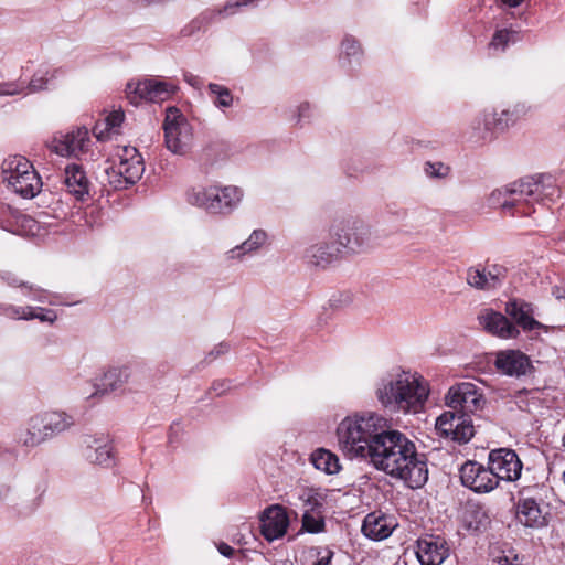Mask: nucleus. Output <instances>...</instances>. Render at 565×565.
Returning <instances> with one entry per match:
<instances>
[{"instance_id": "1", "label": "nucleus", "mask_w": 565, "mask_h": 565, "mask_svg": "<svg viewBox=\"0 0 565 565\" xmlns=\"http://www.w3.org/2000/svg\"><path fill=\"white\" fill-rule=\"evenodd\" d=\"M367 461L380 471L399 479L411 489L422 488L428 480L426 456L403 433L387 428Z\"/></svg>"}, {"instance_id": "2", "label": "nucleus", "mask_w": 565, "mask_h": 565, "mask_svg": "<svg viewBox=\"0 0 565 565\" xmlns=\"http://www.w3.org/2000/svg\"><path fill=\"white\" fill-rule=\"evenodd\" d=\"M558 196L555 179L551 174H537L495 189L489 196V204L511 210L512 216H529L535 212V204L547 205Z\"/></svg>"}, {"instance_id": "3", "label": "nucleus", "mask_w": 565, "mask_h": 565, "mask_svg": "<svg viewBox=\"0 0 565 565\" xmlns=\"http://www.w3.org/2000/svg\"><path fill=\"white\" fill-rule=\"evenodd\" d=\"M390 426L388 419L380 413L354 412L345 416L337 427L339 447L351 459L367 460Z\"/></svg>"}, {"instance_id": "4", "label": "nucleus", "mask_w": 565, "mask_h": 565, "mask_svg": "<svg viewBox=\"0 0 565 565\" xmlns=\"http://www.w3.org/2000/svg\"><path fill=\"white\" fill-rule=\"evenodd\" d=\"M428 395L429 386L425 379L406 371L382 377L375 388V396L384 408L403 414L423 411Z\"/></svg>"}, {"instance_id": "5", "label": "nucleus", "mask_w": 565, "mask_h": 565, "mask_svg": "<svg viewBox=\"0 0 565 565\" xmlns=\"http://www.w3.org/2000/svg\"><path fill=\"white\" fill-rule=\"evenodd\" d=\"M2 182L22 199H33L43 186L41 177L33 164L23 156H10L1 164Z\"/></svg>"}, {"instance_id": "6", "label": "nucleus", "mask_w": 565, "mask_h": 565, "mask_svg": "<svg viewBox=\"0 0 565 565\" xmlns=\"http://www.w3.org/2000/svg\"><path fill=\"white\" fill-rule=\"evenodd\" d=\"M243 196L244 192L238 186L211 185L191 190L188 193V202L209 214L228 215L237 209Z\"/></svg>"}, {"instance_id": "7", "label": "nucleus", "mask_w": 565, "mask_h": 565, "mask_svg": "<svg viewBox=\"0 0 565 565\" xmlns=\"http://www.w3.org/2000/svg\"><path fill=\"white\" fill-rule=\"evenodd\" d=\"M329 235L341 252L362 253L373 244V230L370 224L358 217L337 218L330 226Z\"/></svg>"}, {"instance_id": "8", "label": "nucleus", "mask_w": 565, "mask_h": 565, "mask_svg": "<svg viewBox=\"0 0 565 565\" xmlns=\"http://www.w3.org/2000/svg\"><path fill=\"white\" fill-rule=\"evenodd\" d=\"M525 113L523 105H515L498 111L494 108L482 110L471 122L470 139L475 142H489L498 132L505 131L513 126Z\"/></svg>"}, {"instance_id": "9", "label": "nucleus", "mask_w": 565, "mask_h": 565, "mask_svg": "<svg viewBox=\"0 0 565 565\" xmlns=\"http://www.w3.org/2000/svg\"><path fill=\"white\" fill-rule=\"evenodd\" d=\"M118 161L106 168L108 183L115 189H126L140 180L145 172L143 158L137 148L122 146L117 151Z\"/></svg>"}, {"instance_id": "10", "label": "nucleus", "mask_w": 565, "mask_h": 565, "mask_svg": "<svg viewBox=\"0 0 565 565\" xmlns=\"http://www.w3.org/2000/svg\"><path fill=\"white\" fill-rule=\"evenodd\" d=\"M65 73L63 67L42 63L34 70L28 85L25 81L1 82L0 96L25 94L26 90L29 93H36L53 88L65 76Z\"/></svg>"}, {"instance_id": "11", "label": "nucleus", "mask_w": 565, "mask_h": 565, "mask_svg": "<svg viewBox=\"0 0 565 565\" xmlns=\"http://www.w3.org/2000/svg\"><path fill=\"white\" fill-rule=\"evenodd\" d=\"M164 143L169 151L178 156L186 154L193 145V128L177 108L167 110L163 122Z\"/></svg>"}, {"instance_id": "12", "label": "nucleus", "mask_w": 565, "mask_h": 565, "mask_svg": "<svg viewBox=\"0 0 565 565\" xmlns=\"http://www.w3.org/2000/svg\"><path fill=\"white\" fill-rule=\"evenodd\" d=\"M177 92V86L167 81L146 78L137 83H128L126 94L131 104H139L141 100L159 103L168 99Z\"/></svg>"}, {"instance_id": "13", "label": "nucleus", "mask_w": 565, "mask_h": 565, "mask_svg": "<svg viewBox=\"0 0 565 565\" xmlns=\"http://www.w3.org/2000/svg\"><path fill=\"white\" fill-rule=\"evenodd\" d=\"M461 484L476 493H488L494 490L499 483L490 466L468 460L459 469Z\"/></svg>"}, {"instance_id": "14", "label": "nucleus", "mask_w": 565, "mask_h": 565, "mask_svg": "<svg viewBox=\"0 0 565 565\" xmlns=\"http://www.w3.org/2000/svg\"><path fill=\"white\" fill-rule=\"evenodd\" d=\"M90 143L86 127H77L68 132H57L49 143L51 151L62 157H78L88 151Z\"/></svg>"}, {"instance_id": "15", "label": "nucleus", "mask_w": 565, "mask_h": 565, "mask_svg": "<svg viewBox=\"0 0 565 565\" xmlns=\"http://www.w3.org/2000/svg\"><path fill=\"white\" fill-rule=\"evenodd\" d=\"M436 429L441 436L450 437L460 444L468 443L475 435L470 414L445 412L436 419Z\"/></svg>"}, {"instance_id": "16", "label": "nucleus", "mask_w": 565, "mask_h": 565, "mask_svg": "<svg viewBox=\"0 0 565 565\" xmlns=\"http://www.w3.org/2000/svg\"><path fill=\"white\" fill-rule=\"evenodd\" d=\"M493 355V365L501 375L520 379L532 374L534 371L530 356L521 350H500Z\"/></svg>"}, {"instance_id": "17", "label": "nucleus", "mask_w": 565, "mask_h": 565, "mask_svg": "<svg viewBox=\"0 0 565 565\" xmlns=\"http://www.w3.org/2000/svg\"><path fill=\"white\" fill-rule=\"evenodd\" d=\"M488 465L498 483L502 481H516L521 477L523 463L518 454L509 448H498L489 452Z\"/></svg>"}, {"instance_id": "18", "label": "nucleus", "mask_w": 565, "mask_h": 565, "mask_svg": "<svg viewBox=\"0 0 565 565\" xmlns=\"http://www.w3.org/2000/svg\"><path fill=\"white\" fill-rule=\"evenodd\" d=\"M446 404L454 409L452 412L470 414L481 407L483 399L473 383L462 382L449 388Z\"/></svg>"}, {"instance_id": "19", "label": "nucleus", "mask_w": 565, "mask_h": 565, "mask_svg": "<svg viewBox=\"0 0 565 565\" xmlns=\"http://www.w3.org/2000/svg\"><path fill=\"white\" fill-rule=\"evenodd\" d=\"M0 228L19 236H31L39 231V223L20 210L0 201Z\"/></svg>"}, {"instance_id": "20", "label": "nucleus", "mask_w": 565, "mask_h": 565, "mask_svg": "<svg viewBox=\"0 0 565 565\" xmlns=\"http://www.w3.org/2000/svg\"><path fill=\"white\" fill-rule=\"evenodd\" d=\"M449 556V546L439 535H426L416 542V557L420 565H441Z\"/></svg>"}, {"instance_id": "21", "label": "nucleus", "mask_w": 565, "mask_h": 565, "mask_svg": "<svg viewBox=\"0 0 565 565\" xmlns=\"http://www.w3.org/2000/svg\"><path fill=\"white\" fill-rule=\"evenodd\" d=\"M289 526V518L286 508L273 504L264 510L260 516V531L263 536L273 542L282 537Z\"/></svg>"}, {"instance_id": "22", "label": "nucleus", "mask_w": 565, "mask_h": 565, "mask_svg": "<svg viewBox=\"0 0 565 565\" xmlns=\"http://www.w3.org/2000/svg\"><path fill=\"white\" fill-rule=\"evenodd\" d=\"M84 457L90 463L110 467L115 462L110 439L104 435L86 436L83 440Z\"/></svg>"}, {"instance_id": "23", "label": "nucleus", "mask_w": 565, "mask_h": 565, "mask_svg": "<svg viewBox=\"0 0 565 565\" xmlns=\"http://www.w3.org/2000/svg\"><path fill=\"white\" fill-rule=\"evenodd\" d=\"M478 320L488 333L498 338L515 339L520 334L518 327L500 312L484 310L479 315Z\"/></svg>"}, {"instance_id": "24", "label": "nucleus", "mask_w": 565, "mask_h": 565, "mask_svg": "<svg viewBox=\"0 0 565 565\" xmlns=\"http://www.w3.org/2000/svg\"><path fill=\"white\" fill-rule=\"evenodd\" d=\"M64 184L77 201H86L90 196L92 183L79 164L72 163L65 168Z\"/></svg>"}, {"instance_id": "25", "label": "nucleus", "mask_w": 565, "mask_h": 565, "mask_svg": "<svg viewBox=\"0 0 565 565\" xmlns=\"http://www.w3.org/2000/svg\"><path fill=\"white\" fill-rule=\"evenodd\" d=\"M395 526L396 523L392 516L374 511L364 518L361 531L370 540L382 541L392 534Z\"/></svg>"}, {"instance_id": "26", "label": "nucleus", "mask_w": 565, "mask_h": 565, "mask_svg": "<svg viewBox=\"0 0 565 565\" xmlns=\"http://www.w3.org/2000/svg\"><path fill=\"white\" fill-rule=\"evenodd\" d=\"M138 366L125 364L109 367L100 377V386L104 392H114L121 388L127 383L135 382Z\"/></svg>"}, {"instance_id": "27", "label": "nucleus", "mask_w": 565, "mask_h": 565, "mask_svg": "<svg viewBox=\"0 0 565 565\" xmlns=\"http://www.w3.org/2000/svg\"><path fill=\"white\" fill-rule=\"evenodd\" d=\"M46 440H50V437L45 431L40 413L31 416L26 420L25 427L20 429L17 435V441L28 448H35Z\"/></svg>"}, {"instance_id": "28", "label": "nucleus", "mask_w": 565, "mask_h": 565, "mask_svg": "<svg viewBox=\"0 0 565 565\" xmlns=\"http://www.w3.org/2000/svg\"><path fill=\"white\" fill-rule=\"evenodd\" d=\"M461 521L467 530L482 532L490 524V516L483 504L468 501L462 508Z\"/></svg>"}, {"instance_id": "29", "label": "nucleus", "mask_w": 565, "mask_h": 565, "mask_svg": "<svg viewBox=\"0 0 565 565\" xmlns=\"http://www.w3.org/2000/svg\"><path fill=\"white\" fill-rule=\"evenodd\" d=\"M341 253L340 247L332 243L319 242L306 248L303 258L312 265L326 266L337 259Z\"/></svg>"}, {"instance_id": "30", "label": "nucleus", "mask_w": 565, "mask_h": 565, "mask_svg": "<svg viewBox=\"0 0 565 565\" xmlns=\"http://www.w3.org/2000/svg\"><path fill=\"white\" fill-rule=\"evenodd\" d=\"M505 312L524 331H533L542 328V324L532 316L531 305L516 299L510 300L505 305Z\"/></svg>"}, {"instance_id": "31", "label": "nucleus", "mask_w": 565, "mask_h": 565, "mask_svg": "<svg viewBox=\"0 0 565 565\" xmlns=\"http://www.w3.org/2000/svg\"><path fill=\"white\" fill-rule=\"evenodd\" d=\"M45 431H47L50 439L68 430L74 425V419L71 415L60 411L41 412Z\"/></svg>"}, {"instance_id": "32", "label": "nucleus", "mask_w": 565, "mask_h": 565, "mask_svg": "<svg viewBox=\"0 0 565 565\" xmlns=\"http://www.w3.org/2000/svg\"><path fill=\"white\" fill-rule=\"evenodd\" d=\"M516 515L520 523L527 527L537 529L544 526L546 523L539 503L531 498H526L519 503Z\"/></svg>"}, {"instance_id": "33", "label": "nucleus", "mask_w": 565, "mask_h": 565, "mask_svg": "<svg viewBox=\"0 0 565 565\" xmlns=\"http://www.w3.org/2000/svg\"><path fill=\"white\" fill-rule=\"evenodd\" d=\"M302 529L308 533H320L324 530V519L321 513V503L315 497H309L305 503Z\"/></svg>"}, {"instance_id": "34", "label": "nucleus", "mask_w": 565, "mask_h": 565, "mask_svg": "<svg viewBox=\"0 0 565 565\" xmlns=\"http://www.w3.org/2000/svg\"><path fill=\"white\" fill-rule=\"evenodd\" d=\"M267 241V234L263 230H254L249 237L242 244L226 252L228 259H242L243 256L257 252Z\"/></svg>"}, {"instance_id": "35", "label": "nucleus", "mask_w": 565, "mask_h": 565, "mask_svg": "<svg viewBox=\"0 0 565 565\" xmlns=\"http://www.w3.org/2000/svg\"><path fill=\"white\" fill-rule=\"evenodd\" d=\"M363 60V50L352 35H345L341 42L340 63L343 67L354 68Z\"/></svg>"}, {"instance_id": "36", "label": "nucleus", "mask_w": 565, "mask_h": 565, "mask_svg": "<svg viewBox=\"0 0 565 565\" xmlns=\"http://www.w3.org/2000/svg\"><path fill=\"white\" fill-rule=\"evenodd\" d=\"M311 461L316 469L328 475L338 473L341 469L338 456L324 448L315 450L311 455Z\"/></svg>"}, {"instance_id": "37", "label": "nucleus", "mask_w": 565, "mask_h": 565, "mask_svg": "<svg viewBox=\"0 0 565 565\" xmlns=\"http://www.w3.org/2000/svg\"><path fill=\"white\" fill-rule=\"evenodd\" d=\"M209 96L212 100V104L217 108L224 111L228 109L234 104V96L230 88L222 84L210 83L207 85Z\"/></svg>"}, {"instance_id": "38", "label": "nucleus", "mask_w": 565, "mask_h": 565, "mask_svg": "<svg viewBox=\"0 0 565 565\" xmlns=\"http://www.w3.org/2000/svg\"><path fill=\"white\" fill-rule=\"evenodd\" d=\"M334 552L328 546H310L302 552L303 565H330Z\"/></svg>"}, {"instance_id": "39", "label": "nucleus", "mask_w": 565, "mask_h": 565, "mask_svg": "<svg viewBox=\"0 0 565 565\" xmlns=\"http://www.w3.org/2000/svg\"><path fill=\"white\" fill-rule=\"evenodd\" d=\"M519 40V32L511 28L497 29L489 43V49L494 52H504L510 44Z\"/></svg>"}, {"instance_id": "40", "label": "nucleus", "mask_w": 565, "mask_h": 565, "mask_svg": "<svg viewBox=\"0 0 565 565\" xmlns=\"http://www.w3.org/2000/svg\"><path fill=\"white\" fill-rule=\"evenodd\" d=\"M467 284L478 290H492L495 289L490 278L488 277L484 267L475 266L467 269L466 276Z\"/></svg>"}, {"instance_id": "41", "label": "nucleus", "mask_w": 565, "mask_h": 565, "mask_svg": "<svg viewBox=\"0 0 565 565\" xmlns=\"http://www.w3.org/2000/svg\"><path fill=\"white\" fill-rule=\"evenodd\" d=\"M22 294L33 301L53 306L58 303L57 296L55 294L34 285L26 284V288L23 289Z\"/></svg>"}, {"instance_id": "42", "label": "nucleus", "mask_w": 565, "mask_h": 565, "mask_svg": "<svg viewBox=\"0 0 565 565\" xmlns=\"http://www.w3.org/2000/svg\"><path fill=\"white\" fill-rule=\"evenodd\" d=\"M424 172L431 179H446L450 174V167L439 161H427L424 164Z\"/></svg>"}, {"instance_id": "43", "label": "nucleus", "mask_w": 565, "mask_h": 565, "mask_svg": "<svg viewBox=\"0 0 565 565\" xmlns=\"http://www.w3.org/2000/svg\"><path fill=\"white\" fill-rule=\"evenodd\" d=\"M40 497L32 499L31 501H23L21 503H13L10 505V512L18 516H26L32 514L40 505Z\"/></svg>"}, {"instance_id": "44", "label": "nucleus", "mask_w": 565, "mask_h": 565, "mask_svg": "<svg viewBox=\"0 0 565 565\" xmlns=\"http://www.w3.org/2000/svg\"><path fill=\"white\" fill-rule=\"evenodd\" d=\"M260 0H228L224 7L218 11L224 17L235 14L241 8L247 6H257Z\"/></svg>"}, {"instance_id": "45", "label": "nucleus", "mask_w": 565, "mask_h": 565, "mask_svg": "<svg viewBox=\"0 0 565 565\" xmlns=\"http://www.w3.org/2000/svg\"><path fill=\"white\" fill-rule=\"evenodd\" d=\"M484 268L494 288H499L507 277V268L499 264H491Z\"/></svg>"}, {"instance_id": "46", "label": "nucleus", "mask_w": 565, "mask_h": 565, "mask_svg": "<svg viewBox=\"0 0 565 565\" xmlns=\"http://www.w3.org/2000/svg\"><path fill=\"white\" fill-rule=\"evenodd\" d=\"M312 115V107L308 102L299 104L290 117V121L295 125H300L303 120L309 119Z\"/></svg>"}, {"instance_id": "47", "label": "nucleus", "mask_w": 565, "mask_h": 565, "mask_svg": "<svg viewBox=\"0 0 565 565\" xmlns=\"http://www.w3.org/2000/svg\"><path fill=\"white\" fill-rule=\"evenodd\" d=\"M93 134L97 140L105 141L109 139L111 135L115 132L109 126H106V120L104 119L102 121L96 122V125L93 128Z\"/></svg>"}, {"instance_id": "48", "label": "nucleus", "mask_w": 565, "mask_h": 565, "mask_svg": "<svg viewBox=\"0 0 565 565\" xmlns=\"http://www.w3.org/2000/svg\"><path fill=\"white\" fill-rule=\"evenodd\" d=\"M125 118L122 110H114L105 117L106 126H109L115 134H118V128L121 126Z\"/></svg>"}, {"instance_id": "49", "label": "nucleus", "mask_w": 565, "mask_h": 565, "mask_svg": "<svg viewBox=\"0 0 565 565\" xmlns=\"http://www.w3.org/2000/svg\"><path fill=\"white\" fill-rule=\"evenodd\" d=\"M19 313L17 315L14 320H32L35 319V313L38 311V307L18 306Z\"/></svg>"}, {"instance_id": "50", "label": "nucleus", "mask_w": 565, "mask_h": 565, "mask_svg": "<svg viewBox=\"0 0 565 565\" xmlns=\"http://www.w3.org/2000/svg\"><path fill=\"white\" fill-rule=\"evenodd\" d=\"M56 318L57 316L54 313V311L38 307L35 319H39L41 322H49L52 324Z\"/></svg>"}, {"instance_id": "51", "label": "nucleus", "mask_w": 565, "mask_h": 565, "mask_svg": "<svg viewBox=\"0 0 565 565\" xmlns=\"http://www.w3.org/2000/svg\"><path fill=\"white\" fill-rule=\"evenodd\" d=\"M1 278L11 287H20L22 290L26 288V282L19 279L12 273H4Z\"/></svg>"}, {"instance_id": "52", "label": "nucleus", "mask_w": 565, "mask_h": 565, "mask_svg": "<svg viewBox=\"0 0 565 565\" xmlns=\"http://www.w3.org/2000/svg\"><path fill=\"white\" fill-rule=\"evenodd\" d=\"M499 565H519L521 559L518 554L510 552L497 558Z\"/></svg>"}, {"instance_id": "53", "label": "nucleus", "mask_w": 565, "mask_h": 565, "mask_svg": "<svg viewBox=\"0 0 565 565\" xmlns=\"http://www.w3.org/2000/svg\"><path fill=\"white\" fill-rule=\"evenodd\" d=\"M183 78L190 86H192L196 89H200L203 85V79L200 76H198L191 72H184Z\"/></svg>"}, {"instance_id": "54", "label": "nucleus", "mask_w": 565, "mask_h": 565, "mask_svg": "<svg viewBox=\"0 0 565 565\" xmlns=\"http://www.w3.org/2000/svg\"><path fill=\"white\" fill-rule=\"evenodd\" d=\"M12 501V487L8 483H0V503Z\"/></svg>"}, {"instance_id": "55", "label": "nucleus", "mask_w": 565, "mask_h": 565, "mask_svg": "<svg viewBox=\"0 0 565 565\" xmlns=\"http://www.w3.org/2000/svg\"><path fill=\"white\" fill-rule=\"evenodd\" d=\"M18 313V306L0 303V315L7 316L10 319H15Z\"/></svg>"}, {"instance_id": "56", "label": "nucleus", "mask_w": 565, "mask_h": 565, "mask_svg": "<svg viewBox=\"0 0 565 565\" xmlns=\"http://www.w3.org/2000/svg\"><path fill=\"white\" fill-rule=\"evenodd\" d=\"M227 351H228V344L220 343L216 347H214V349L212 351H210L206 359L209 361H212V360L216 359L217 356L224 354Z\"/></svg>"}, {"instance_id": "57", "label": "nucleus", "mask_w": 565, "mask_h": 565, "mask_svg": "<svg viewBox=\"0 0 565 565\" xmlns=\"http://www.w3.org/2000/svg\"><path fill=\"white\" fill-rule=\"evenodd\" d=\"M228 387L230 384L226 381H216L212 385V390L216 393V395L223 394Z\"/></svg>"}, {"instance_id": "58", "label": "nucleus", "mask_w": 565, "mask_h": 565, "mask_svg": "<svg viewBox=\"0 0 565 565\" xmlns=\"http://www.w3.org/2000/svg\"><path fill=\"white\" fill-rule=\"evenodd\" d=\"M217 550L225 557H231L234 553V548L226 543H220Z\"/></svg>"}, {"instance_id": "59", "label": "nucleus", "mask_w": 565, "mask_h": 565, "mask_svg": "<svg viewBox=\"0 0 565 565\" xmlns=\"http://www.w3.org/2000/svg\"><path fill=\"white\" fill-rule=\"evenodd\" d=\"M552 294L556 299L565 300V286L553 287Z\"/></svg>"}, {"instance_id": "60", "label": "nucleus", "mask_w": 565, "mask_h": 565, "mask_svg": "<svg viewBox=\"0 0 565 565\" xmlns=\"http://www.w3.org/2000/svg\"><path fill=\"white\" fill-rule=\"evenodd\" d=\"M504 6L509 8L519 7L524 0H500Z\"/></svg>"}, {"instance_id": "61", "label": "nucleus", "mask_w": 565, "mask_h": 565, "mask_svg": "<svg viewBox=\"0 0 565 565\" xmlns=\"http://www.w3.org/2000/svg\"><path fill=\"white\" fill-rule=\"evenodd\" d=\"M32 62L28 61L25 65L22 66V76H25L29 72H31Z\"/></svg>"}, {"instance_id": "62", "label": "nucleus", "mask_w": 565, "mask_h": 565, "mask_svg": "<svg viewBox=\"0 0 565 565\" xmlns=\"http://www.w3.org/2000/svg\"><path fill=\"white\" fill-rule=\"evenodd\" d=\"M394 214L401 220H404L407 216V212L405 210H398Z\"/></svg>"}, {"instance_id": "63", "label": "nucleus", "mask_w": 565, "mask_h": 565, "mask_svg": "<svg viewBox=\"0 0 565 565\" xmlns=\"http://www.w3.org/2000/svg\"><path fill=\"white\" fill-rule=\"evenodd\" d=\"M274 565H294V563L289 559H285V561L276 562Z\"/></svg>"}, {"instance_id": "64", "label": "nucleus", "mask_w": 565, "mask_h": 565, "mask_svg": "<svg viewBox=\"0 0 565 565\" xmlns=\"http://www.w3.org/2000/svg\"><path fill=\"white\" fill-rule=\"evenodd\" d=\"M563 480H564V482H565V470H564V473H563Z\"/></svg>"}]
</instances>
